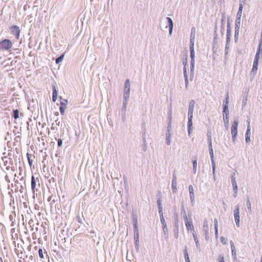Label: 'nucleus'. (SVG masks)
I'll use <instances>...</instances> for the list:
<instances>
[{
	"instance_id": "6ab92c4d",
	"label": "nucleus",
	"mask_w": 262,
	"mask_h": 262,
	"mask_svg": "<svg viewBox=\"0 0 262 262\" xmlns=\"http://www.w3.org/2000/svg\"><path fill=\"white\" fill-rule=\"evenodd\" d=\"M160 214L161 222V223H162V224L163 225V229H164V228L166 226V223H165V220H164V217H163V212L160 213Z\"/></svg>"
},
{
	"instance_id": "39448f33",
	"label": "nucleus",
	"mask_w": 262,
	"mask_h": 262,
	"mask_svg": "<svg viewBox=\"0 0 262 262\" xmlns=\"http://www.w3.org/2000/svg\"><path fill=\"white\" fill-rule=\"evenodd\" d=\"M244 3V2L243 1V2L241 4H240L239 7L238 8V12L236 14V20H238L239 21L241 20V18L242 15Z\"/></svg>"
},
{
	"instance_id": "3c124183",
	"label": "nucleus",
	"mask_w": 262,
	"mask_h": 262,
	"mask_svg": "<svg viewBox=\"0 0 262 262\" xmlns=\"http://www.w3.org/2000/svg\"><path fill=\"white\" fill-rule=\"evenodd\" d=\"M186 63H187V59H186L185 61H184L183 63L185 64V65H186Z\"/></svg>"
},
{
	"instance_id": "58836bf2",
	"label": "nucleus",
	"mask_w": 262,
	"mask_h": 262,
	"mask_svg": "<svg viewBox=\"0 0 262 262\" xmlns=\"http://www.w3.org/2000/svg\"><path fill=\"white\" fill-rule=\"evenodd\" d=\"M250 131V125H249L248 127H247V132H246V135H249Z\"/></svg>"
},
{
	"instance_id": "f3484780",
	"label": "nucleus",
	"mask_w": 262,
	"mask_h": 262,
	"mask_svg": "<svg viewBox=\"0 0 262 262\" xmlns=\"http://www.w3.org/2000/svg\"><path fill=\"white\" fill-rule=\"evenodd\" d=\"M232 184L233 186L234 191L235 193H236L237 191V186L235 178H233L232 179Z\"/></svg>"
},
{
	"instance_id": "cd10ccee",
	"label": "nucleus",
	"mask_w": 262,
	"mask_h": 262,
	"mask_svg": "<svg viewBox=\"0 0 262 262\" xmlns=\"http://www.w3.org/2000/svg\"><path fill=\"white\" fill-rule=\"evenodd\" d=\"M192 164H193V171H194V172L195 173L196 171V167H197V162H196V160L193 161Z\"/></svg>"
},
{
	"instance_id": "c03bdc74",
	"label": "nucleus",
	"mask_w": 262,
	"mask_h": 262,
	"mask_svg": "<svg viewBox=\"0 0 262 262\" xmlns=\"http://www.w3.org/2000/svg\"><path fill=\"white\" fill-rule=\"evenodd\" d=\"M250 141V137L249 135H246V141L248 142Z\"/></svg>"
},
{
	"instance_id": "b1692460",
	"label": "nucleus",
	"mask_w": 262,
	"mask_h": 262,
	"mask_svg": "<svg viewBox=\"0 0 262 262\" xmlns=\"http://www.w3.org/2000/svg\"><path fill=\"white\" fill-rule=\"evenodd\" d=\"M64 54H63L62 55H61L60 57H59L58 58H57L56 59V63L57 64H58L60 62H61L63 59V57H64Z\"/></svg>"
},
{
	"instance_id": "bb28decb",
	"label": "nucleus",
	"mask_w": 262,
	"mask_h": 262,
	"mask_svg": "<svg viewBox=\"0 0 262 262\" xmlns=\"http://www.w3.org/2000/svg\"><path fill=\"white\" fill-rule=\"evenodd\" d=\"M193 236L195 243L196 244V245L197 247H198L199 245V240L198 239L196 234H195V233H193Z\"/></svg>"
},
{
	"instance_id": "de8ad7c7",
	"label": "nucleus",
	"mask_w": 262,
	"mask_h": 262,
	"mask_svg": "<svg viewBox=\"0 0 262 262\" xmlns=\"http://www.w3.org/2000/svg\"><path fill=\"white\" fill-rule=\"evenodd\" d=\"M185 258L186 262H190L189 257H186Z\"/></svg>"
},
{
	"instance_id": "4be33fe9",
	"label": "nucleus",
	"mask_w": 262,
	"mask_h": 262,
	"mask_svg": "<svg viewBox=\"0 0 262 262\" xmlns=\"http://www.w3.org/2000/svg\"><path fill=\"white\" fill-rule=\"evenodd\" d=\"M209 153H210L211 157L213 158V149L212 148V143H211V139L210 140V142H209Z\"/></svg>"
},
{
	"instance_id": "864d4df0",
	"label": "nucleus",
	"mask_w": 262,
	"mask_h": 262,
	"mask_svg": "<svg viewBox=\"0 0 262 262\" xmlns=\"http://www.w3.org/2000/svg\"><path fill=\"white\" fill-rule=\"evenodd\" d=\"M186 72V69H184V73Z\"/></svg>"
},
{
	"instance_id": "7c9ffc66",
	"label": "nucleus",
	"mask_w": 262,
	"mask_h": 262,
	"mask_svg": "<svg viewBox=\"0 0 262 262\" xmlns=\"http://www.w3.org/2000/svg\"><path fill=\"white\" fill-rule=\"evenodd\" d=\"M66 108H67V107L60 106L59 110H60V112L61 115H64Z\"/></svg>"
},
{
	"instance_id": "0eeeda50",
	"label": "nucleus",
	"mask_w": 262,
	"mask_h": 262,
	"mask_svg": "<svg viewBox=\"0 0 262 262\" xmlns=\"http://www.w3.org/2000/svg\"><path fill=\"white\" fill-rule=\"evenodd\" d=\"M194 43H190V57L191 59V62H194Z\"/></svg>"
},
{
	"instance_id": "423d86ee",
	"label": "nucleus",
	"mask_w": 262,
	"mask_h": 262,
	"mask_svg": "<svg viewBox=\"0 0 262 262\" xmlns=\"http://www.w3.org/2000/svg\"><path fill=\"white\" fill-rule=\"evenodd\" d=\"M11 31L12 33L16 36V38H18L20 33L19 28L16 26H14L11 28Z\"/></svg>"
},
{
	"instance_id": "a18cd8bd",
	"label": "nucleus",
	"mask_w": 262,
	"mask_h": 262,
	"mask_svg": "<svg viewBox=\"0 0 262 262\" xmlns=\"http://www.w3.org/2000/svg\"><path fill=\"white\" fill-rule=\"evenodd\" d=\"M57 96H52V100L53 102H55L57 100Z\"/></svg>"
},
{
	"instance_id": "412c9836",
	"label": "nucleus",
	"mask_w": 262,
	"mask_h": 262,
	"mask_svg": "<svg viewBox=\"0 0 262 262\" xmlns=\"http://www.w3.org/2000/svg\"><path fill=\"white\" fill-rule=\"evenodd\" d=\"M27 159H28L29 165H30V167H31L32 165V161H33L31 159L32 155H31V154L28 152L27 154Z\"/></svg>"
},
{
	"instance_id": "dca6fc26",
	"label": "nucleus",
	"mask_w": 262,
	"mask_h": 262,
	"mask_svg": "<svg viewBox=\"0 0 262 262\" xmlns=\"http://www.w3.org/2000/svg\"><path fill=\"white\" fill-rule=\"evenodd\" d=\"M167 19L168 20V25H169V33H170V34H171L172 32V28H173L172 21L170 17H167Z\"/></svg>"
},
{
	"instance_id": "72a5a7b5",
	"label": "nucleus",
	"mask_w": 262,
	"mask_h": 262,
	"mask_svg": "<svg viewBox=\"0 0 262 262\" xmlns=\"http://www.w3.org/2000/svg\"><path fill=\"white\" fill-rule=\"evenodd\" d=\"M228 100H229V96H228V94H227L226 95V97L225 101L224 102V103L223 105H227V106H228Z\"/></svg>"
},
{
	"instance_id": "e433bc0d",
	"label": "nucleus",
	"mask_w": 262,
	"mask_h": 262,
	"mask_svg": "<svg viewBox=\"0 0 262 262\" xmlns=\"http://www.w3.org/2000/svg\"><path fill=\"white\" fill-rule=\"evenodd\" d=\"M53 96H57V91H56L55 87L54 88L53 91Z\"/></svg>"
},
{
	"instance_id": "8fccbe9b",
	"label": "nucleus",
	"mask_w": 262,
	"mask_h": 262,
	"mask_svg": "<svg viewBox=\"0 0 262 262\" xmlns=\"http://www.w3.org/2000/svg\"><path fill=\"white\" fill-rule=\"evenodd\" d=\"M7 158L5 157L4 159H3V161L5 162H7V161L6 160H7Z\"/></svg>"
},
{
	"instance_id": "a211bd4d",
	"label": "nucleus",
	"mask_w": 262,
	"mask_h": 262,
	"mask_svg": "<svg viewBox=\"0 0 262 262\" xmlns=\"http://www.w3.org/2000/svg\"><path fill=\"white\" fill-rule=\"evenodd\" d=\"M60 106H64L67 107V105L68 103V100L66 99H64L60 98Z\"/></svg>"
},
{
	"instance_id": "1a4fd4ad",
	"label": "nucleus",
	"mask_w": 262,
	"mask_h": 262,
	"mask_svg": "<svg viewBox=\"0 0 262 262\" xmlns=\"http://www.w3.org/2000/svg\"><path fill=\"white\" fill-rule=\"evenodd\" d=\"M195 102L194 100H191L189 103L188 108V115H193V111L194 108Z\"/></svg>"
},
{
	"instance_id": "79ce46f5",
	"label": "nucleus",
	"mask_w": 262,
	"mask_h": 262,
	"mask_svg": "<svg viewBox=\"0 0 262 262\" xmlns=\"http://www.w3.org/2000/svg\"><path fill=\"white\" fill-rule=\"evenodd\" d=\"M229 41H230V33L228 31L227 34V42H228Z\"/></svg>"
},
{
	"instance_id": "aec40b11",
	"label": "nucleus",
	"mask_w": 262,
	"mask_h": 262,
	"mask_svg": "<svg viewBox=\"0 0 262 262\" xmlns=\"http://www.w3.org/2000/svg\"><path fill=\"white\" fill-rule=\"evenodd\" d=\"M172 188L173 190H176L177 189V181H176V177H173L172 181Z\"/></svg>"
},
{
	"instance_id": "393cba45",
	"label": "nucleus",
	"mask_w": 262,
	"mask_h": 262,
	"mask_svg": "<svg viewBox=\"0 0 262 262\" xmlns=\"http://www.w3.org/2000/svg\"><path fill=\"white\" fill-rule=\"evenodd\" d=\"M260 57H262L261 52H260L259 51H257L255 56L254 60H259Z\"/></svg>"
},
{
	"instance_id": "4c0bfd02",
	"label": "nucleus",
	"mask_w": 262,
	"mask_h": 262,
	"mask_svg": "<svg viewBox=\"0 0 262 262\" xmlns=\"http://www.w3.org/2000/svg\"><path fill=\"white\" fill-rule=\"evenodd\" d=\"M258 64V60H254V62H253V66L257 67Z\"/></svg>"
},
{
	"instance_id": "6e6552de",
	"label": "nucleus",
	"mask_w": 262,
	"mask_h": 262,
	"mask_svg": "<svg viewBox=\"0 0 262 262\" xmlns=\"http://www.w3.org/2000/svg\"><path fill=\"white\" fill-rule=\"evenodd\" d=\"M130 91V82L129 79H127L125 82L124 92L126 95L129 94Z\"/></svg>"
},
{
	"instance_id": "f257e3e1",
	"label": "nucleus",
	"mask_w": 262,
	"mask_h": 262,
	"mask_svg": "<svg viewBox=\"0 0 262 262\" xmlns=\"http://www.w3.org/2000/svg\"><path fill=\"white\" fill-rule=\"evenodd\" d=\"M12 47L11 41L9 39H4L0 42V50H9Z\"/></svg>"
},
{
	"instance_id": "9b49d317",
	"label": "nucleus",
	"mask_w": 262,
	"mask_h": 262,
	"mask_svg": "<svg viewBox=\"0 0 262 262\" xmlns=\"http://www.w3.org/2000/svg\"><path fill=\"white\" fill-rule=\"evenodd\" d=\"M225 114L226 115V119L227 120V122H228L229 119V112L228 107L227 106V105H223V116H224Z\"/></svg>"
},
{
	"instance_id": "37998d69",
	"label": "nucleus",
	"mask_w": 262,
	"mask_h": 262,
	"mask_svg": "<svg viewBox=\"0 0 262 262\" xmlns=\"http://www.w3.org/2000/svg\"><path fill=\"white\" fill-rule=\"evenodd\" d=\"M221 241L222 243H223L224 244H226L225 238L223 236H222L221 237Z\"/></svg>"
},
{
	"instance_id": "9d476101",
	"label": "nucleus",
	"mask_w": 262,
	"mask_h": 262,
	"mask_svg": "<svg viewBox=\"0 0 262 262\" xmlns=\"http://www.w3.org/2000/svg\"><path fill=\"white\" fill-rule=\"evenodd\" d=\"M195 29L193 27L191 29L190 34V43H194Z\"/></svg>"
},
{
	"instance_id": "ddd939ff",
	"label": "nucleus",
	"mask_w": 262,
	"mask_h": 262,
	"mask_svg": "<svg viewBox=\"0 0 262 262\" xmlns=\"http://www.w3.org/2000/svg\"><path fill=\"white\" fill-rule=\"evenodd\" d=\"M204 230L205 232L206 236H208L209 235V226L208 224L207 221H204V225H203Z\"/></svg>"
},
{
	"instance_id": "f03ea898",
	"label": "nucleus",
	"mask_w": 262,
	"mask_h": 262,
	"mask_svg": "<svg viewBox=\"0 0 262 262\" xmlns=\"http://www.w3.org/2000/svg\"><path fill=\"white\" fill-rule=\"evenodd\" d=\"M237 127H238V122L234 121L232 124L231 126V134L232 136L233 140L234 141L236 139V137L237 135Z\"/></svg>"
},
{
	"instance_id": "f704fd0d",
	"label": "nucleus",
	"mask_w": 262,
	"mask_h": 262,
	"mask_svg": "<svg viewBox=\"0 0 262 262\" xmlns=\"http://www.w3.org/2000/svg\"><path fill=\"white\" fill-rule=\"evenodd\" d=\"M218 262H225L224 257L222 255H220L218 258Z\"/></svg>"
},
{
	"instance_id": "a19ab883",
	"label": "nucleus",
	"mask_w": 262,
	"mask_h": 262,
	"mask_svg": "<svg viewBox=\"0 0 262 262\" xmlns=\"http://www.w3.org/2000/svg\"><path fill=\"white\" fill-rule=\"evenodd\" d=\"M184 256H185V258L189 257L188 253L187 252V250L186 249L185 250V251H184Z\"/></svg>"
},
{
	"instance_id": "20e7f679",
	"label": "nucleus",
	"mask_w": 262,
	"mask_h": 262,
	"mask_svg": "<svg viewBox=\"0 0 262 262\" xmlns=\"http://www.w3.org/2000/svg\"><path fill=\"white\" fill-rule=\"evenodd\" d=\"M185 225L188 230H194V227L192 224V220L190 219L188 220L187 215L185 216Z\"/></svg>"
},
{
	"instance_id": "c756f323",
	"label": "nucleus",
	"mask_w": 262,
	"mask_h": 262,
	"mask_svg": "<svg viewBox=\"0 0 262 262\" xmlns=\"http://www.w3.org/2000/svg\"><path fill=\"white\" fill-rule=\"evenodd\" d=\"M257 51H259L261 52V56H262V39H260V42L259 43L258 48L257 49Z\"/></svg>"
},
{
	"instance_id": "f8f14e48",
	"label": "nucleus",
	"mask_w": 262,
	"mask_h": 262,
	"mask_svg": "<svg viewBox=\"0 0 262 262\" xmlns=\"http://www.w3.org/2000/svg\"><path fill=\"white\" fill-rule=\"evenodd\" d=\"M188 115V132L190 133L191 130V126L192 125V119L193 117V115Z\"/></svg>"
},
{
	"instance_id": "ea45409f",
	"label": "nucleus",
	"mask_w": 262,
	"mask_h": 262,
	"mask_svg": "<svg viewBox=\"0 0 262 262\" xmlns=\"http://www.w3.org/2000/svg\"><path fill=\"white\" fill-rule=\"evenodd\" d=\"M62 141L61 139H59L58 140V146H61V145H62Z\"/></svg>"
},
{
	"instance_id": "2eb2a0df",
	"label": "nucleus",
	"mask_w": 262,
	"mask_h": 262,
	"mask_svg": "<svg viewBox=\"0 0 262 262\" xmlns=\"http://www.w3.org/2000/svg\"><path fill=\"white\" fill-rule=\"evenodd\" d=\"M214 229H215V237L217 238L218 237V221L217 219H214Z\"/></svg>"
},
{
	"instance_id": "09e8293b",
	"label": "nucleus",
	"mask_w": 262,
	"mask_h": 262,
	"mask_svg": "<svg viewBox=\"0 0 262 262\" xmlns=\"http://www.w3.org/2000/svg\"><path fill=\"white\" fill-rule=\"evenodd\" d=\"M231 247H232V252L233 253L234 250L235 248L233 245H231Z\"/></svg>"
},
{
	"instance_id": "5fc2aeb1",
	"label": "nucleus",
	"mask_w": 262,
	"mask_h": 262,
	"mask_svg": "<svg viewBox=\"0 0 262 262\" xmlns=\"http://www.w3.org/2000/svg\"><path fill=\"white\" fill-rule=\"evenodd\" d=\"M30 148H31V149H32V145H31V146H30Z\"/></svg>"
},
{
	"instance_id": "4468645a",
	"label": "nucleus",
	"mask_w": 262,
	"mask_h": 262,
	"mask_svg": "<svg viewBox=\"0 0 262 262\" xmlns=\"http://www.w3.org/2000/svg\"><path fill=\"white\" fill-rule=\"evenodd\" d=\"M189 191L190 193V197L191 201L194 199V190L192 185L189 186Z\"/></svg>"
},
{
	"instance_id": "a878e982",
	"label": "nucleus",
	"mask_w": 262,
	"mask_h": 262,
	"mask_svg": "<svg viewBox=\"0 0 262 262\" xmlns=\"http://www.w3.org/2000/svg\"><path fill=\"white\" fill-rule=\"evenodd\" d=\"M13 117L15 119H17L19 117V111L17 110L13 111Z\"/></svg>"
},
{
	"instance_id": "7ed1b4c3",
	"label": "nucleus",
	"mask_w": 262,
	"mask_h": 262,
	"mask_svg": "<svg viewBox=\"0 0 262 262\" xmlns=\"http://www.w3.org/2000/svg\"><path fill=\"white\" fill-rule=\"evenodd\" d=\"M234 217L236 225L237 227L240 226V219H239V208L238 206H236V209L234 211Z\"/></svg>"
},
{
	"instance_id": "c85d7f7f",
	"label": "nucleus",
	"mask_w": 262,
	"mask_h": 262,
	"mask_svg": "<svg viewBox=\"0 0 262 262\" xmlns=\"http://www.w3.org/2000/svg\"><path fill=\"white\" fill-rule=\"evenodd\" d=\"M159 209V213L162 212V204L161 203L160 200H158L157 201Z\"/></svg>"
},
{
	"instance_id": "603ef678",
	"label": "nucleus",
	"mask_w": 262,
	"mask_h": 262,
	"mask_svg": "<svg viewBox=\"0 0 262 262\" xmlns=\"http://www.w3.org/2000/svg\"><path fill=\"white\" fill-rule=\"evenodd\" d=\"M33 184H34V188H35V183L34 181Z\"/></svg>"
},
{
	"instance_id": "c9c22d12",
	"label": "nucleus",
	"mask_w": 262,
	"mask_h": 262,
	"mask_svg": "<svg viewBox=\"0 0 262 262\" xmlns=\"http://www.w3.org/2000/svg\"><path fill=\"white\" fill-rule=\"evenodd\" d=\"M39 257L41 258H43V252H42V251L41 249H40L39 250Z\"/></svg>"
},
{
	"instance_id": "5701e85b",
	"label": "nucleus",
	"mask_w": 262,
	"mask_h": 262,
	"mask_svg": "<svg viewBox=\"0 0 262 262\" xmlns=\"http://www.w3.org/2000/svg\"><path fill=\"white\" fill-rule=\"evenodd\" d=\"M31 21H32V17L31 16H30L27 19H26L25 25H28V26H30V27H31L32 24H30V25H29V24H31Z\"/></svg>"
},
{
	"instance_id": "6e6d98bb",
	"label": "nucleus",
	"mask_w": 262,
	"mask_h": 262,
	"mask_svg": "<svg viewBox=\"0 0 262 262\" xmlns=\"http://www.w3.org/2000/svg\"><path fill=\"white\" fill-rule=\"evenodd\" d=\"M27 123L28 124V126H29V122H27Z\"/></svg>"
},
{
	"instance_id": "473e14b6",
	"label": "nucleus",
	"mask_w": 262,
	"mask_h": 262,
	"mask_svg": "<svg viewBox=\"0 0 262 262\" xmlns=\"http://www.w3.org/2000/svg\"><path fill=\"white\" fill-rule=\"evenodd\" d=\"M257 70V67L253 66V68L251 70V73H253V76L255 75V73H256Z\"/></svg>"
},
{
	"instance_id": "49530a36",
	"label": "nucleus",
	"mask_w": 262,
	"mask_h": 262,
	"mask_svg": "<svg viewBox=\"0 0 262 262\" xmlns=\"http://www.w3.org/2000/svg\"><path fill=\"white\" fill-rule=\"evenodd\" d=\"M31 187H32V189H33V175L31 176Z\"/></svg>"
},
{
	"instance_id": "2f4dec72",
	"label": "nucleus",
	"mask_w": 262,
	"mask_h": 262,
	"mask_svg": "<svg viewBox=\"0 0 262 262\" xmlns=\"http://www.w3.org/2000/svg\"><path fill=\"white\" fill-rule=\"evenodd\" d=\"M247 206L249 211H251V203L249 200H247Z\"/></svg>"
}]
</instances>
